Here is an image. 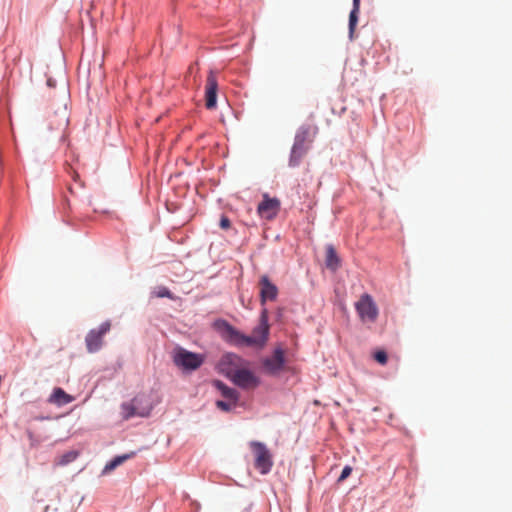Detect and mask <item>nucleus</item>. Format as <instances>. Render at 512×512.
<instances>
[{
	"label": "nucleus",
	"instance_id": "5",
	"mask_svg": "<svg viewBox=\"0 0 512 512\" xmlns=\"http://www.w3.org/2000/svg\"><path fill=\"white\" fill-rule=\"evenodd\" d=\"M225 374L233 383L243 389H254L259 385V379L255 374L245 368L236 369L229 367L225 369Z\"/></svg>",
	"mask_w": 512,
	"mask_h": 512
},
{
	"label": "nucleus",
	"instance_id": "23",
	"mask_svg": "<svg viewBox=\"0 0 512 512\" xmlns=\"http://www.w3.org/2000/svg\"><path fill=\"white\" fill-rule=\"evenodd\" d=\"M374 359H375L378 363H380V364H382V365H385V364L387 363V359H388V358H387V354H386V352H385V351H383V350H379V351H377V352L374 354Z\"/></svg>",
	"mask_w": 512,
	"mask_h": 512
},
{
	"label": "nucleus",
	"instance_id": "1",
	"mask_svg": "<svg viewBox=\"0 0 512 512\" xmlns=\"http://www.w3.org/2000/svg\"><path fill=\"white\" fill-rule=\"evenodd\" d=\"M269 330L268 310L266 308L262 309L259 323L253 329L250 336L241 333L228 323L224 325L225 338L233 345L239 347L263 348L268 341Z\"/></svg>",
	"mask_w": 512,
	"mask_h": 512
},
{
	"label": "nucleus",
	"instance_id": "25",
	"mask_svg": "<svg viewBox=\"0 0 512 512\" xmlns=\"http://www.w3.org/2000/svg\"><path fill=\"white\" fill-rule=\"evenodd\" d=\"M351 472H352V468H351L350 466H345V467L343 468V470H342V472H341L340 476H339L338 481H339V482H342V481H344L345 479H347V478L350 476Z\"/></svg>",
	"mask_w": 512,
	"mask_h": 512
},
{
	"label": "nucleus",
	"instance_id": "20",
	"mask_svg": "<svg viewBox=\"0 0 512 512\" xmlns=\"http://www.w3.org/2000/svg\"><path fill=\"white\" fill-rule=\"evenodd\" d=\"M78 456L79 452L76 450L67 451L56 458L55 464L58 466H65L75 461L78 458Z\"/></svg>",
	"mask_w": 512,
	"mask_h": 512
},
{
	"label": "nucleus",
	"instance_id": "26",
	"mask_svg": "<svg viewBox=\"0 0 512 512\" xmlns=\"http://www.w3.org/2000/svg\"><path fill=\"white\" fill-rule=\"evenodd\" d=\"M230 226H231V222L228 219V217L222 216V218L220 219V227L222 229H228V228H230Z\"/></svg>",
	"mask_w": 512,
	"mask_h": 512
},
{
	"label": "nucleus",
	"instance_id": "16",
	"mask_svg": "<svg viewBox=\"0 0 512 512\" xmlns=\"http://www.w3.org/2000/svg\"><path fill=\"white\" fill-rule=\"evenodd\" d=\"M213 386L221 393L225 400L238 402L239 394L235 389L228 387L220 380H214Z\"/></svg>",
	"mask_w": 512,
	"mask_h": 512
},
{
	"label": "nucleus",
	"instance_id": "12",
	"mask_svg": "<svg viewBox=\"0 0 512 512\" xmlns=\"http://www.w3.org/2000/svg\"><path fill=\"white\" fill-rule=\"evenodd\" d=\"M260 298L261 304L264 305L267 300L273 301L276 299L278 294L277 287L270 282L268 276L263 275L260 279Z\"/></svg>",
	"mask_w": 512,
	"mask_h": 512
},
{
	"label": "nucleus",
	"instance_id": "14",
	"mask_svg": "<svg viewBox=\"0 0 512 512\" xmlns=\"http://www.w3.org/2000/svg\"><path fill=\"white\" fill-rule=\"evenodd\" d=\"M50 129L52 130H64L68 126L69 118L67 109L63 106L58 111L54 112L48 117Z\"/></svg>",
	"mask_w": 512,
	"mask_h": 512
},
{
	"label": "nucleus",
	"instance_id": "28",
	"mask_svg": "<svg viewBox=\"0 0 512 512\" xmlns=\"http://www.w3.org/2000/svg\"><path fill=\"white\" fill-rule=\"evenodd\" d=\"M73 178H74L75 181L77 180L78 174L76 172H74Z\"/></svg>",
	"mask_w": 512,
	"mask_h": 512
},
{
	"label": "nucleus",
	"instance_id": "22",
	"mask_svg": "<svg viewBox=\"0 0 512 512\" xmlns=\"http://www.w3.org/2000/svg\"><path fill=\"white\" fill-rule=\"evenodd\" d=\"M236 404H237L236 401H231V400H218V401H216V406L220 410L225 411V412L230 411L232 408H234L236 406Z\"/></svg>",
	"mask_w": 512,
	"mask_h": 512
},
{
	"label": "nucleus",
	"instance_id": "24",
	"mask_svg": "<svg viewBox=\"0 0 512 512\" xmlns=\"http://www.w3.org/2000/svg\"><path fill=\"white\" fill-rule=\"evenodd\" d=\"M155 295L158 298H163V297L173 298L170 290L166 287H159L158 290L155 291Z\"/></svg>",
	"mask_w": 512,
	"mask_h": 512
},
{
	"label": "nucleus",
	"instance_id": "13",
	"mask_svg": "<svg viewBox=\"0 0 512 512\" xmlns=\"http://www.w3.org/2000/svg\"><path fill=\"white\" fill-rule=\"evenodd\" d=\"M50 129L52 130H64L68 126L69 118L67 109L63 106L58 111L54 112L48 117Z\"/></svg>",
	"mask_w": 512,
	"mask_h": 512
},
{
	"label": "nucleus",
	"instance_id": "10",
	"mask_svg": "<svg viewBox=\"0 0 512 512\" xmlns=\"http://www.w3.org/2000/svg\"><path fill=\"white\" fill-rule=\"evenodd\" d=\"M218 82L213 71H209L205 86V106L207 109H214L217 102Z\"/></svg>",
	"mask_w": 512,
	"mask_h": 512
},
{
	"label": "nucleus",
	"instance_id": "17",
	"mask_svg": "<svg viewBox=\"0 0 512 512\" xmlns=\"http://www.w3.org/2000/svg\"><path fill=\"white\" fill-rule=\"evenodd\" d=\"M241 362V358L233 353H228L222 356L219 366L222 372L225 373V369H228L229 367H233L236 369H241L239 367Z\"/></svg>",
	"mask_w": 512,
	"mask_h": 512
},
{
	"label": "nucleus",
	"instance_id": "3",
	"mask_svg": "<svg viewBox=\"0 0 512 512\" xmlns=\"http://www.w3.org/2000/svg\"><path fill=\"white\" fill-rule=\"evenodd\" d=\"M153 406L149 397L145 394L135 396L130 402H124L121 405V415L124 420L132 417H147L152 411Z\"/></svg>",
	"mask_w": 512,
	"mask_h": 512
},
{
	"label": "nucleus",
	"instance_id": "2",
	"mask_svg": "<svg viewBox=\"0 0 512 512\" xmlns=\"http://www.w3.org/2000/svg\"><path fill=\"white\" fill-rule=\"evenodd\" d=\"M317 132V126L312 124H304L297 130L289 159L290 166L295 167L300 164L310 149Z\"/></svg>",
	"mask_w": 512,
	"mask_h": 512
},
{
	"label": "nucleus",
	"instance_id": "11",
	"mask_svg": "<svg viewBox=\"0 0 512 512\" xmlns=\"http://www.w3.org/2000/svg\"><path fill=\"white\" fill-rule=\"evenodd\" d=\"M284 362V351L279 348L274 351L270 358L265 359L264 367L269 373L276 374L282 370Z\"/></svg>",
	"mask_w": 512,
	"mask_h": 512
},
{
	"label": "nucleus",
	"instance_id": "8",
	"mask_svg": "<svg viewBox=\"0 0 512 512\" xmlns=\"http://www.w3.org/2000/svg\"><path fill=\"white\" fill-rule=\"evenodd\" d=\"M110 328V321H106L102 323L98 329H92L91 331H89L85 338V343L88 352H97L102 347L103 336L110 330Z\"/></svg>",
	"mask_w": 512,
	"mask_h": 512
},
{
	"label": "nucleus",
	"instance_id": "6",
	"mask_svg": "<svg viewBox=\"0 0 512 512\" xmlns=\"http://www.w3.org/2000/svg\"><path fill=\"white\" fill-rule=\"evenodd\" d=\"M173 361L177 367L184 370H196L203 364L204 356L178 348L174 352Z\"/></svg>",
	"mask_w": 512,
	"mask_h": 512
},
{
	"label": "nucleus",
	"instance_id": "4",
	"mask_svg": "<svg viewBox=\"0 0 512 512\" xmlns=\"http://www.w3.org/2000/svg\"><path fill=\"white\" fill-rule=\"evenodd\" d=\"M250 448L254 454L255 468L263 475L270 472L273 466L272 454L265 444L258 441H251Z\"/></svg>",
	"mask_w": 512,
	"mask_h": 512
},
{
	"label": "nucleus",
	"instance_id": "21",
	"mask_svg": "<svg viewBox=\"0 0 512 512\" xmlns=\"http://www.w3.org/2000/svg\"><path fill=\"white\" fill-rule=\"evenodd\" d=\"M358 10H351L349 15V37L352 40L354 38V32L358 23Z\"/></svg>",
	"mask_w": 512,
	"mask_h": 512
},
{
	"label": "nucleus",
	"instance_id": "15",
	"mask_svg": "<svg viewBox=\"0 0 512 512\" xmlns=\"http://www.w3.org/2000/svg\"><path fill=\"white\" fill-rule=\"evenodd\" d=\"M75 398L66 393L62 388L56 387L53 389L52 393L48 397L47 401L50 404L56 405L58 407L64 406L73 402Z\"/></svg>",
	"mask_w": 512,
	"mask_h": 512
},
{
	"label": "nucleus",
	"instance_id": "27",
	"mask_svg": "<svg viewBox=\"0 0 512 512\" xmlns=\"http://www.w3.org/2000/svg\"><path fill=\"white\" fill-rule=\"evenodd\" d=\"M352 10H360V0H353V8Z\"/></svg>",
	"mask_w": 512,
	"mask_h": 512
},
{
	"label": "nucleus",
	"instance_id": "19",
	"mask_svg": "<svg viewBox=\"0 0 512 512\" xmlns=\"http://www.w3.org/2000/svg\"><path fill=\"white\" fill-rule=\"evenodd\" d=\"M135 456V452H130L127 454L119 455L113 458L110 462H108L103 470V473H109L113 471L116 467L123 464L125 461L131 459Z\"/></svg>",
	"mask_w": 512,
	"mask_h": 512
},
{
	"label": "nucleus",
	"instance_id": "7",
	"mask_svg": "<svg viewBox=\"0 0 512 512\" xmlns=\"http://www.w3.org/2000/svg\"><path fill=\"white\" fill-rule=\"evenodd\" d=\"M355 308L362 321H376L378 308L369 294H363L355 304Z\"/></svg>",
	"mask_w": 512,
	"mask_h": 512
},
{
	"label": "nucleus",
	"instance_id": "9",
	"mask_svg": "<svg viewBox=\"0 0 512 512\" xmlns=\"http://www.w3.org/2000/svg\"><path fill=\"white\" fill-rule=\"evenodd\" d=\"M280 210V201L277 198H269L267 194L263 196V200L257 207L260 217L266 220L274 219Z\"/></svg>",
	"mask_w": 512,
	"mask_h": 512
},
{
	"label": "nucleus",
	"instance_id": "18",
	"mask_svg": "<svg viewBox=\"0 0 512 512\" xmlns=\"http://www.w3.org/2000/svg\"><path fill=\"white\" fill-rule=\"evenodd\" d=\"M326 266L332 271L337 270L340 266V259L332 245L326 247Z\"/></svg>",
	"mask_w": 512,
	"mask_h": 512
}]
</instances>
